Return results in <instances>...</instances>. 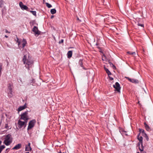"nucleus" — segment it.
<instances>
[{
    "instance_id": "f257e3e1",
    "label": "nucleus",
    "mask_w": 153,
    "mask_h": 153,
    "mask_svg": "<svg viewBox=\"0 0 153 153\" xmlns=\"http://www.w3.org/2000/svg\"><path fill=\"white\" fill-rule=\"evenodd\" d=\"M12 138L11 135L8 134L5 136L3 143L6 146L9 145L12 142Z\"/></svg>"
},
{
    "instance_id": "f03ea898",
    "label": "nucleus",
    "mask_w": 153,
    "mask_h": 153,
    "mask_svg": "<svg viewBox=\"0 0 153 153\" xmlns=\"http://www.w3.org/2000/svg\"><path fill=\"white\" fill-rule=\"evenodd\" d=\"M23 62L24 64H25V63H26L25 66L26 68H28V66L31 65L33 63V61L32 60L29 58L27 59L26 56L25 55H24V56Z\"/></svg>"
},
{
    "instance_id": "7ed1b4c3",
    "label": "nucleus",
    "mask_w": 153,
    "mask_h": 153,
    "mask_svg": "<svg viewBox=\"0 0 153 153\" xmlns=\"http://www.w3.org/2000/svg\"><path fill=\"white\" fill-rule=\"evenodd\" d=\"M140 133H139L137 136V139L139 140L138 146L139 148L140 151H143V137L142 136H140Z\"/></svg>"
},
{
    "instance_id": "20e7f679",
    "label": "nucleus",
    "mask_w": 153,
    "mask_h": 153,
    "mask_svg": "<svg viewBox=\"0 0 153 153\" xmlns=\"http://www.w3.org/2000/svg\"><path fill=\"white\" fill-rule=\"evenodd\" d=\"M7 96L9 98L13 97L14 96V94L12 90V87L10 84H9L8 86L7 89Z\"/></svg>"
},
{
    "instance_id": "39448f33",
    "label": "nucleus",
    "mask_w": 153,
    "mask_h": 153,
    "mask_svg": "<svg viewBox=\"0 0 153 153\" xmlns=\"http://www.w3.org/2000/svg\"><path fill=\"white\" fill-rule=\"evenodd\" d=\"M28 112L25 111L21 115L20 120H24L25 121H27L28 119V117L27 116Z\"/></svg>"
},
{
    "instance_id": "423d86ee",
    "label": "nucleus",
    "mask_w": 153,
    "mask_h": 153,
    "mask_svg": "<svg viewBox=\"0 0 153 153\" xmlns=\"http://www.w3.org/2000/svg\"><path fill=\"white\" fill-rule=\"evenodd\" d=\"M27 121H22L20 120H19L18 121V127L19 128H21L23 126L25 127L26 126Z\"/></svg>"
},
{
    "instance_id": "0eeeda50",
    "label": "nucleus",
    "mask_w": 153,
    "mask_h": 153,
    "mask_svg": "<svg viewBox=\"0 0 153 153\" xmlns=\"http://www.w3.org/2000/svg\"><path fill=\"white\" fill-rule=\"evenodd\" d=\"M36 122V121L35 120H33L30 121L29 123L27 129H30L33 128L34 126L35 123Z\"/></svg>"
},
{
    "instance_id": "6e6552de",
    "label": "nucleus",
    "mask_w": 153,
    "mask_h": 153,
    "mask_svg": "<svg viewBox=\"0 0 153 153\" xmlns=\"http://www.w3.org/2000/svg\"><path fill=\"white\" fill-rule=\"evenodd\" d=\"M114 87L115 88V90L118 92H120V87L119 84L116 82L115 85H113Z\"/></svg>"
},
{
    "instance_id": "1a4fd4ad",
    "label": "nucleus",
    "mask_w": 153,
    "mask_h": 153,
    "mask_svg": "<svg viewBox=\"0 0 153 153\" xmlns=\"http://www.w3.org/2000/svg\"><path fill=\"white\" fill-rule=\"evenodd\" d=\"M33 31L35 35L37 36L40 34V32L39 31L37 27L36 26H34L32 30Z\"/></svg>"
},
{
    "instance_id": "9d476101",
    "label": "nucleus",
    "mask_w": 153,
    "mask_h": 153,
    "mask_svg": "<svg viewBox=\"0 0 153 153\" xmlns=\"http://www.w3.org/2000/svg\"><path fill=\"white\" fill-rule=\"evenodd\" d=\"M125 78L127 79L130 82L134 83H138L139 82V81L138 80L135 79H131L127 77H126Z\"/></svg>"
},
{
    "instance_id": "9b49d317",
    "label": "nucleus",
    "mask_w": 153,
    "mask_h": 153,
    "mask_svg": "<svg viewBox=\"0 0 153 153\" xmlns=\"http://www.w3.org/2000/svg\"><path fill=\"white\" fill-rule=\"evenodd\" d=\"M19 5L21 9L22 10H27L28 7L26 5H24L22 2H20L19 3Z\"/></svg>"
},
{
    "instance_id": "f8f14e48",
    "label": "nucleus",
    "mask_w": 153,
    "mask_h": 153,
    "mask_svg": "<svg viewBox=\"0 0 153 153\" xmlns=\"http://www.w3.org/2000/svg\"><path fill=\"white\" fill-rule=\"evenodd\" d=\"M30 143H28V145L25 146V151H30L31 150V148L30 146Z\"/></svg>"
},
{
    "instance_id": "ddd939ff",
    "label": "nucleus",
    "mask_w": 153,
    "mask_h": 153,
    "mask_svg": "<svg viewBox=\"0 0 153 153\" xmlns=\"http://www.w3.org/2000/svg\"><path fill=\"white\" fill-rule=\"evenodd\" d=\"M21 146V144H18L17 145H16L12 149L14 150H18L19 149Z\"/></svg>"
},
{
    "instance_id": "4468645a",
    "label": "nucleus",
    "mask_w": 153,
    "mask_h": 153,
    "mask_svg": "<svg viewBox=\"0 0 153 153\" xmlns=\"http://www.w3.org/2000/svg\"><path fill=\"white\" fill-rule=\"evenodd\" d=\"M26 108V107L25 105L21 106L19 107L18 109V111H20L25 109Z\"/></svg>"
},
{
    "instance_id": "2eb2a0df",
    "label": "nucleus",
    "mask_w": 153,
    "mask_h": 153,
    "mask_svg": "<svg viewBox=\"0 0 153 153\" xmlns=\"http://www.w3.org/2000/svg\"><path fill=\"white\" fill-rule=\"evenodd\" d=\"M67 55L68 58H70L72 56V51H68L67 53Z\"/></svg>"
},
{
    "instance_id": "dca6fc26",
    "label": "nucleus",
    "mask_w": 153,
    "mask_h": 153,
    "mask_svg": "<svg viewBox=\"0 0 153 153\" xmlns=\"http://www.w3.org/2000/svg\"><path fill=\"white\" fill-rule=\"evenodd\" d=\"M22 43L23 48H24L27 44V42L25 40L23 39L22 41Z\"/></svg>"
},
{
    "instance_id": "f3484780",
    "label": "nucleus",
    "mask_w": 153,
    "mask_h": 153,
    "mask_svg": "<svg viewBox=\"0 0 153 153\" xmlns=\"http://www.w3.org/2000/svg\"><path fill=\"white\" fill-rule=\"evenodd\" d=\"M79 64L81 67L83 68V69H85L83 67L82 60H79Z\"/></svg>"
},
{
    "instance_id": "a211bd4d",
    "label": "nucleus",
    "mask_w": 153,
    "mask_h": 153,
    "mask_svg": "<svg viewBox=\"0 0 153 153\" xmlns=\"http://www.w3.org/2000/svg\"><path fill=\"white\" fill-rule=\"evenodd\" d=\"M56 12V10L55 9H51V13L52 14H54Z\"/></svg>"
},
{
    "instance_id": "6ab92c4d",
    "label": "nucleus",
    "mask_w": 153,
    "mask_h": 153,
    "mask_svg": "<svg viewBox=\"0 0 153 153\" xmlns=\"http://www.w3.org/2000/svg\"><path fill=\"white\" fill-rule=\"evenodd\" d=\"M145 127L147 131H149L150 129V128L149 126L145 123H144Z\"/></svg>"
},
{
    "instance_id": "aec40b11",
    "label": "nucleus",
    "mask_w": 153,
    "mask_h": 153,
    "mask_svg": "<svg viewBox=\"0 0 153 153\" xmlns=\"http://www.w3.org/2000/svg\"><path fill=\"white\" fill-rule=\"evenodd\" d=\"M5 148V146L4 145H2L0 146V153L2 151V150Z\"/></svg>"
},
{
    "instance_id": "412c9836",
    "label": "nucleus",
    "mask_w": 153,
    "mask_h": 153,
    "mask_svg": "<svg viewBox=\"0 0 153 153\" xmlns=\"http://www.w3.org/2000/svg\"><path fill=\"white\" fill-rule=\"evenodd\" d=\"M30 12L33 15L36 16V12L35 11L30 10Z\"/></svg>"
},
{
    "instance_id": "4be33fe9",
    "label": "nucleus",
    "mask_w": 153,
    "mask_h": 153,
    "mask_svg": "<svg viewBox=\"0 0 153 153\" xmlns=\"http://www.w3.org/2000/svg\"><path fill=\"white\" fill-rule=\"evenodd\" d=\"M127 53H128L131 54V55H134L136 54V53L135 52H131L128 51V52Z\"/></svg>"
},
{
    "instance_id": "5701e85b",
    "label": "nucleus",
    "mask_w": 153,
    "mask_h": 153,
    "mask_svg": "<svg viewBox=\"0 0 153 153\" xmlns=\"http://www.w3.org/2000/svg\"><path fill=\"white\" fill-rule=\"evenodd\" d=\"M45 4L46 6L49 8H51L52 7V5L48 3H45Z\"/></svg>"
},
{
    "instance_id": "b1692460",
    "label": "nucleus",
    "mask_w": 153,
    "mask_h": 153,
    "mask_svg": "<svg viewBox=\"0 0 153 153\" xmlns=\"http://www.w3.org/2000/svg\"><path fill=\"white\" fill-rule=\"evenodd\" d=\"M139 131L140 132V134L141 133H142V134H143L145 132L144 131L143 129H139Z\"/></svg>"
},
{
    "instance_id": "393cba45",
    "label": "nucleus",
    "mask_w": 153,
    "mask_h": 153,
    "mask_svg": "<svg viewBox=\"0 0 153 153\" xmlns=\"http://www.w3.org/2000/svg\"><path fill=\"white\" fill-rule=\"evenodd\" d=\"M109 63L111 66L114 69L116 68L115 66L112 63H111L110 62H109Z\"/></svg>"
},
{
    "instance_id": "a878e982",
    "label": "nucleus",
    "mask_w": 153,
    "mask_h": 153,
    "mask_svg": "<svg viewBox=\"0 0 153 153\" xmlns=\"http://www.w3.org/2000/svg\"><path fill=\"white\" fill-rule=\"evenodd\" d=\"M106 73H107L108 76H109L110 75H111V72L109 71V70L108 71H107L106 72Z\"/></svg>"
},
{
    "instance_id": "bb28decb",
    "label": "nucleus",
    "mask_w": 153,
    "mask_h": 153,
    "mask_svg": "<svg viewBox=\"0 0 153 153\" xmlns=\"http://www.w3.org/2000/svg\"><path fill=\"white\" fill-rule=\"evenodd\" d=\"M102 60H106V57L104 55H103L102 56Z\"/></svg>"
},
{
    "instance_id": "cd10ccee",
    "label": "nucleus",
    "mask_w": 153,
    "mask_h": 153,
    "mask_svg": "<svg viewBox=\"0 0 153 153\" xmlns=\"http://www.w3.org/2000/svg\"><path fill=\"white\" fill-rule=\"evenodd\" d=\"M5 127L6 128H9V127L8 126L7 124H5Z\"/></svg>"
},
{
    "instance_id": "c85d7f7f",
    "label": "nucleus",
    "mask_w": 153,
    "mask_h": 153,
    "mask_svg": "<svg viewBox=\"0 0 153 153\" xmlns=\"http://www.w3.org/2000/svg\"><path fill=\"white\" fill-rule=\"evenodd\" d=\"M138 25L139 26H140L142 27H143L144 26V25L143 24H138Z\"/></svg>"
},
{
    "instance_id": "c756f323",
    "label": "nucleus",
    "mask_w": 153,
    "mask_h": 153,
    "mask_svg": "<svg viewBox=\"0 0 153 153\" xmlns=\"http://www.w3.org/2000/svg\"><path fill=\"white\" fill-rule=\"evenodd\" d=\"M143 134V135H142L144 137H145L147 135V134L144 132V133L142 134Z\"/></svg>"
},
{
    "instance_id": "7c9ffc66",
    "label": "nucleus",
    "mask_w": 153,
    "mask_h": 153,
    "mask_svg": "<svg viewBox=\"0 0 153 153\" xmlns=\"http://www.w3.org/2000/svg\"><path fill=\"white\" fill-rule=\"evenodd\" d=\"M17 42L18 43V45L19 46L20 44V42L19 41V39H17Z\"/></svg>"
},
{
    "instance_id": "2f4dec72",
    "label": "nucleus",
    "mask_w": 153,
    "mask_h": 153,
    "mask_svg": "<svg viewBox=\"0 0 153 153\" xmlns=\"http://www.w3.org/2000/svg\"><path fill=\"white\" fill-rule=\"evenodd\" d=\"M122 134H125L126 135H127V134L126 133V131H123V132H122Z\"/></svg>"
},
{
    "instance_id": "473e14b6",
    "label": "nucleus",
    "mask_w": 153,
    "mask_h": 153,
    "mask_svg": "<svg viewBox=\"0 0 153 153\" xmlns=\"http://www.w3.org/2000/svg\"><path fill=\"white\" fill-rule=\"evenodd\" d=\"M109 79H110L111 80H113V78H112V77H111L110 76H109Z\"/></svg>"
},
{
    "instance_id": "72a5a7b5",
    "label": "nucleus",
    "mask_w": 153,
    "mask_h": 153,
    "mask_svg": "<svg viewBox=\"0 0 153 153\" xmlns=\"http://www.w3.org/2000/svg\"><path fill=\"white\" fill-rule=\"evenodd\" d=\"M145 137H146V140H149V137H148L147 136V135H146Z\"/></svg>"
},
{
    "instance_id": "f704fd0d",
    "label": "nucleus",
    "mask_w": 153,
    "mask_h": 153,
    "mask_svg": "<svg viewBox=\"0 0 153 153\" xmlns=\"http://www.w3.org/2000/svg\"><path fill=\"white\" fill-rule=\"evenodd\" d=\"M104 69H105V71L106 72L107 71H108V70L107 68H105V67H104Z\"/></svg>"
},
{
    "instance_id": "c9c22d12",
    "label": "nucleus",
    "mask_w": 153,
    "mask_h": 153,
    "mask_svg": "<svg viewBox=\"0 0 153 153\" xmlns=\"http://www.w3.org/2000/svg\"><path fill=\"white\" fill-rule=\"evenodd\" d=\"M5 32L6 33H10L7 30H5Z\"/></svg>"
},
{
    "instance_id": "e433bc0d",
    "label": "nucleus",
    "mask_w": 153,
    "mask_h": 153,
    "mask_svg": "<svg viewBox=\"0 0 153 153\" xmlns=\"http://www.w3.org/2000/svg\"><path fill=\"white\" fill-rule=\"evenodd\" d=\"M2 6V3L1 1H0V7H1Z\"/></svg>"
},
{
    "instance_id": "4c0bfd02",
    "label": "nucleus",
    "mask_w": 153,
    "mask_h": 153,
    "mask_svg": "<svg viewBox=\"0 0 153 153\" xmlns=\"http://www.w3.org/2000/svg\"><path fill=\"white\" fill-rule=\"evenodd\" d=\"M5 37H6V38H7L8 37V36L6 35H5Z\"/></svg>"
},
{
    "instance_id": "58836bf2",
    "label": "nucleus",
    "mask_w": 153,
    "mask_h": 153,
    "mask_svg": "<svg viewBox=\"0 0 153 153\" xmlns=\"http://www.w3.org/2000/svg\"><path fill=\"white\" fill-rule=\"evenodd\" d=\"M63 42V39H62V40H61V42Z\"/></svg>"
},
{
    "instance_id": "ea45409f",
    "label": "nucleus",
    "mask_w": 153,
    "mask_h": 153,
    "mask_svg": "<svg viewBox=\"0 0 153 153\" xmlns=\"http://www.w3.org/2000/svg\"><path fill=\"white\" fill-rule=\"evenodd\" d=\"M1 143H2L1 141H0V145L1 144Z\"/></svg>"
},
{
    "instance_id": "a19ab883",
    "label": "nucleus",
    "mask_w": 153,
    "mask_h": 153,
    "mask_svg": "<svg viewBox=\"0 0 153 153\" xmlns=\"http://www.w3.org/2000/svg\"><path fill=\"white\" fill-rule=\"evenodd\" d=\"M53 17V16H52L51 17V18H52Z\"/></svg>"
},
{
    "instance_id": "79ce46f5",
    "label": "nucleus",
    "mask_w": 153,
    "mask_h": 153,
    "mask_svg": "<svg viewBox=\"0 0 153 153\" xmlns=\"http://www.w3.org/2000/svg\"><path fill=\"white\" fill-rule=\"evenodd\" d=\"M25 153H30L28 152H27Z\"/></svg>"
},
{
    "instance_id": "37998d69",
    "label": "nucleus",
    "mask_w": 153,
    "mask_h": 153,
    "mask_svg": "<svg viewBox=\"0 0 153 153\" xmlns=\"http://www.w3.org/2000/svg\"><path fill=\"white\" fill-rule=\"evenodd\" d=\"M77 19L78 20H79V18H77Z\"/></svg>"
},
{
    "instance_id": "c03bdc74",
    "label": "nucleus",
    "mask_w": 153,
    "mask_h": 153,
    "mask_svg": "<svg viewBox=\"0 0 153 153\" xmlns=\"http://www.w3.org/2000/svg\"><path fill=\"white\" fill-rule=\"evenodd\" d=\"M138 103L139 104H140V102H139V101H138Z\"/></svg>"
},
{
    "instance_id": "a18cd8bd",
    "label": "nucleus",
    "mask_w": 153,
    "mask_h": 153,
    "mask_svg": "<svg viewBox=\"0 0 153 153\" xmlns=\"http://www.w3.org/2000/svg\"><path fill=\"white\" fill-rule=\"evenodd\" d=\"M137 153H140L139 152H137Z\"/></svg>"
}]
</instances>
